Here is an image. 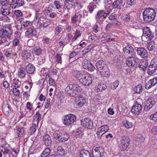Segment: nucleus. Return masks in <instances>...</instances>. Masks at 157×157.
Returning <instances> with one entry per match:
<instances>
[{
    "instance_id": "37",
    "label": "nucleus",
    "mask_w": 157,
    "mask_h": 157,
    "mask_svg": "<svg viewBox=\"0 0 157 157\" xmlns=\"http://www.w3.org/2000/svg\"><path fill=\"white\" fill-rule=\"evenodd\" d=\"M64 29V26L61 25H59L57 26L55 29V34L57 35L60 33Z\"/></svg>"
},
{
    "instance_id": "52",
    "label": "nucleus",
    "mask_w": 157,
    "mask_h": 157,
    "mask_svg": "<svg viewBox=\"0 0 157 157\" xmlns=\"http://www.w3.org/2000/svg\"><path fill=\"white\" fill-rule=\"evenodd\" d=\"M41 74L44 76H45V75L48 74V73H49L50 72L48 71V70L47 68H43L40 71Z\"/></svg>"
},
{
    "instance_id": "3",
    "label": "nucleus",
    "mask_w": 157,
    "mask_h": 157,
    "mask_svg": "<svg viewBox=\"0 0 157 157\" xmlns=\"http://www.w3.org/2000/svg\"><path fill=\"white\" fill-rule=\"evenodd\" d=\"M53 138L56 141L65 142L69 140L70 136L66 132L56 130L53 133Z\"/></svg>"
},
{
    "instance_id": "28",
    "label": "nucleus",
    "mask_w": 157,
    "mask_h": 157,
    "mask_svg": "<svg viewBox=\"0 0 157 157\" xmlns=\"http://www.w3.org/2000/svg\"><path fill=\"white\" fill-rule=\"evenodd\" d=\"M101 75L103 77H108L110 76V72L109 69L107 67V66L105 67L101 71H99Z\"/></svg>"
},
{
    "instance_id": "23",
    "label": "nucleus",
    "mask_w": 157,
    "mask_h": 157,
    "mask_svg": "<svg viewBox=\"0 0 157 157\" xmlns=\"http://www.w3.org/2000/svg\"><path fill=\"white\" fill-rule=\"evenodd\" d=\"M43 141L45 145L47 146L51 145L52 140L51 136L48 134H46L43 137Z\"/></svg>"
},
{
    "instance_id": "55",
    "label": "nucleus",
    "mask_w": 157,
    "mask_h": 157,
    "mask_svg": "<svg viewBox=\"0 0 157 157\" xmlns=\"http://www.w3.org/2000/svg\"><path fill=\"white\" fill-rule=\"evenodd\" d=\"M119 82L117 80L111 84V86L112 89L114 90L119 85Z\"/></svg>"
},
{
    "instance_id": "33",
    "label": "nucleus",
    "mask_w": 157,
    "mask_h": 157,
    "mask_svg": "<svg viewBox=\"0 0 157 157\" xmlns=\"http://www.w3.org/2000/svg\"><path fill=\"white\" fill-rule=\"evenodd\" d=\"M62 58L61 55L59 54H57L53 59L52 60L54 63L56 64H61L62 63Z\"/></svg>"
},
{
    "instance_id": "44",
    "label": "nucleus",
    "mask_w": 157,
    "mask_h": 157,
    "mask_svg": "<svg viewBox=\"0 0 157 157\" xmlns=\"http://www.w3.org/2000/svg\"><path fill=\"white\" fill-rule=\"evenodd\" d=\"M29 22L27 21H23L21 24V28L20 30L22 31L27 28L29 25Z\"/></svg>"
},
{
    "instance_id": "31",
    "label": "nucleus",
    "mask_w": 157,
    "mask_h": 157,
    "mask_svg": "<svg viewBox=\"0 0 157 157\" xmlns=\"http://www.w3.org/2000/svg\"><path fill=\"white\" fill-rule=\"evenodd\" d=\"M126 64L129 67H136V64L133 63L132 56L128 57L126 61Z\"/></svg>"
},
{
    "instance_id": "58",
    "label": "nucleus",
    "mask_w": 157,
    "mask_h": 157,
    "mask_svg": "<svg viewBox=\"0 0 157 157\" xmlns=\"http://www.w3.org/2000/svg\"><path fill=\"white\" fill-rule=\"evenodd\" d=\"M1 151L3 152V153L4 155L10 154L11 152L10 151L7 147H4L3 150H2Z\"/></svg>"
},
{
    "instance_id": "4",
    "label": "nucleus",
    "mask_w": 157,
    "mask_h": 157,
    "mask_svg": "<svg viewBox=\"0 0 157 157\" xmlns=\"http://www.w3.org/2000/svg\"><path fill=\"white\" fill-rule=\"evenodd\" d=\"M120 141V149L123 151H125L128 147L130 144V138L126 136H122L121 137Z\"/></svg>"
},
{
    "instance_id": "57",
    "label": "nucleus",
    "mask_w": 157,
    "mask_h": 157,
    "mask_svg": "<svg viewBox=\"0 0 157 157\" xmlns=\"http://www.w3.org/2000/svg\"><path fill=\"white\" fill-rule=\"evenodd\" d=\"M20 41L17 39H15L12 41L13 46L16 47L17 46H19L20 44Z\"/></svg>"
},
{
    "instance_id": "56",
    "label": "nucleus",
    "mask_w": 157,
    "mask_h": 157,
    "mask_svg": "<svg viewBox=\"0 0 157 157\" xmlns=\"http://www.w3.org/2000/svg\"><path fill=\"white\" fill-rule=\"evenodd\" d=\"M145 138L141 135H138L137 138L136 139V141L139 143H141L144 140Z\"/></svg>"
},
{
    "instance_id": "50",
    "label": "nucleus",
    "mask_w": 157,
    "mask_h": 157,
    "mask_svg": "<svg viewBox=\"0 0 157 157\" xmlns=\"http://www.w3.org/2000/svg\"><path fill=\"white\" fill-rule=\"evenodd\" d=\"M83 129L81 127H79L76 129L75 134L76 136H79L80 135L82 136L83 135Z\"/></svg>"
},
{
    "instance_id": "5",
    "label": "nucleus",
    "mask_w": 157,
    "mask_h": 157,
    "mask_svg": "<svg viewBox=\"0 0 157 157\" xmlns=\"http://www.w3.org/2000/svg\"><path fill=\"white\" fill-rule=\"evenodd\" d=\"M13 31L10 26H6L1 28L0 30L1 38H10L12 34Z\"/></svg>"
},
{
    "instance_id": "30",
    "label": "nucleus",
    "mask_w": 157,
    "mask_h": 157,
    "mask_svg": "<svg viewBox=\"0 0 157 157\" xmlns=\"http://www.w3.org/2000/svg\"><path fill=\"white\" fill-rule=\"evenodd\" d=\"M80 157H91L89 151L84 149H82L80 152Z\"/></svg>"
},
{
    "instance_id": "39",
    "label": "nucleus",
    "mask_w": 157,
    "mask_h": 157,
    "mask_svg": "<svg viewBox=\"0 0 157 157\" xmlns=\"http://www.w3.org/2000/svg\"><path fill=\"white\" fill-rule=\"evenodd\" d=\"M35 118L33 120V123H36L38 124L39 121L41 119V115L40 114L39 112H37L34 115Z\"/></svg>"
},
{
    "instance_id": "24",
    "label": "nucleus",
    "mask_w": 157,
    "mask_h": 157,
    "mask_svg": "<svg viewBox=\"0 0 157 157\" xmlns=\"http://www.w3.org/2000/svg\"><path fill=\"white\" fill-rule=\"evenodd\" d=\"M25 69L27 73L33 74L35 71V67L33 64L29 63L26 66Z\"/></svg>"
},
{
    "instance_id": "60",
    "label": "nucleus",
    "mask_w": 157,
    "mask_h": 157,
    "mask_svg": "<svg viewBox=\"0 0 157 157\" xmlns=\"http://www.w3.org/2000/svg\"><path fill=\"white\" fill-rule=\"evenodd\" d=\"M2 14L5 16L9 15L10 13V11L9 10L7 9H3L1 11Z\"/></svg>"
},
{
    "instance_id": "62",
    "label": "nucleus",
    "mask_w": 157,
    "mask_h": 157,
    "mask_svg": "<svg viewBox=\"0 0 157 157\" xmlns=\"http://www.w3.org/2000/svg\"><path fill=\"white\" fill-rule=\"evenodd\" d=\"M10 0H0V3L3 6H5L9 2Z\"/></svg>"
},
{
    "instance_id": "36",
    "label": "nucleus",
    "mask_w": 157,
    "mask_h": 157,
    "mask_svg": "<svg viewBox=\"0 0 157 157\" xmlns=\"http://www.w3.org/2000/svg\"><path fill=\"white\" fill-rule=\"evenodd\" d=\"M57 155L59 156H63L65 153V151L61 146H58L56 149Z\"/></svg>"
},
{
    "instance_id": "48",
    "label": "nucleus",
    "mask_w": 157,
    "mask_h": 157,
    "mask_svg": "<svg viewBox=\"0 0 157 157\" xmlns=\"http://www.w3.org/2000/svg\"><path fill=\"white\" fill-rule=\"evenodd\" d=\"M2 110L6 114H7L11 112L10 107L8 105L3 106Z\"/></svg>"
},
{
    "instance_id": "46",
    "label": "nucleus",
    "mask_w": 157,
    "mask_h": 157,
    "mask_svg": "<svg viewBox=\"0 0 157 157\" xmlns=\"http://www.w3.org/2000/svg\"><path fill=\"white\" fill-rule=\"evenodd\" d=\"M33 51L35 54L38 56L40 55L42 52L41 49L38 46L35 47L33 48Z\"/></svg>"
},
{
    "instance_id": "22",
    "label": "nucleus",
    "mask_w": 157,
    "mask_h": 157,
    "mask_svg": "<svg viewBox=\"0 0 157 157\" xmlns=\"http://www.w3.org/2000/svg\"><path fill=\"white\" fill-rule=\"evenodd\" d=\"M107 65L103 60H98L96 63V66L97 70L99 71H101Z\"/></svg>"
},
{
    "instance_id": "12",
    "label": "nucleus",
    "mask_w": 157,
    "mask_h": 157,
    "mask_svg": "<svg viewBox=\"0 0 157 157\" xmlns=\"http://www.w3.org/2000/svg\"><path fill=\"white\" fill-rule=\"evenodd\" d=\"M136 51L137 55L141 58L144 59H146L148 58V54L145 48L142 47L137 48Z\"/></svg>"
},
{
    "instance_id": "14",
    "label": "nucleus",
    "mask_w": 157,
    "mask_h": 157,
    "mask_svg": "<svg viewBox=\"0 0 157 157\" xmlns=\"http://www.w3.org/2000/svg\"><path fill=\"white\" fill-rule=\"evenodd\" d=\"M81 124L84 127L88 129H92L93 127V122L89 118L82 119L80 121Z\"/></svg>"
},
{
    "instance_id": "45",
    "label": "nucleus",
    "mask_w": 157,
    "mask_h": 157,
    "mask_svg": "<svg viewBox=\"0 0 157 157\" xmlns=\"http://www.w3.org/2000/svg\"><path fill=\"white\" fill-rule=\"evenodd\" d=\"M38 124L36 123H33H33L30 128V130L31 131V134H34L36 131V126H37Z\"/></svg>"
},
{
    "instance_id": "2",
    "label": "nucleus",
    "mask_w": 157,
    "mask_h": 157,
    "mask_svg": "<svg viewBox=\"0 0 157 157\" xmlns=\"http://www.w3.org/2000/svg\"><path fill=\"white\" fill-rule=\"evenodd\" d=\"M143 20L145 22H149L154 20L156 17V11L151 8L144 9L142 13Z\"/></svg>"
},
{
    "instance_id": "13",
    "label": "nucleus",
    "mask_w": 157,
    "mask_h": 157,
    "mask_svg": "<svg viewBox=\"0 0 157 157\" xmlns=\"http://www.w3.org/2000/svg\"><path fill=\"white\" fill-rule=\"evenodd\" d=\"M103 152L102 147H94L92 150V154L93 157H102Z\"/></svg>"
},
{
    "instance_id": "35",
    "label": "nucleus",
    "mask_w": 157,
    "mask_h": 157,
    "mask_svg": "<svg viewBox=\"0 0 157 157\" xmlns=\"http://www.w3.org/2000/svg\"><path fill=\"white\" fill-rule=\"evenodd\" d=\"M32 34L35 36H37V32L34 30H33L32 28H29L27 29V30L25 33V36H28Z\"/></svg>"
},
{
    "instance_id": "7",
    "label": "nucleus",
    "mask_w": 157,
    "mask_h": 157,
    "mask_svg": "<svg viewBox=\"0 0 157 157\" xmlns=\"http://www.w3.org/2000/svg\"><path fill=\"white\" fill-rule=\"evenodd\" d=\"M154 37L153 33L152 32L150 28L147 27H145L143 29V35L142 39L144 38L147 39V40H152Z\"/></svg>"
},
{
    "instance_id": "9",
    "label": "nucleus",
    "mask_w": 157,
    "mask_h": 157,
    "mask_svg": "<svg viewBox=\"0 0 157 157\" xmlns=\"http://www.w3.org/2000/svg\"><path fill=\"white\" fill-rule=\"evenodd\" d=\"M157 70V59H154L151 62L148 68L147 73L149 75H151L155 73Z\"/></svg>"
},
{
    "instance_id": "16",
    "label": "nucleus",
    "mask_w": 157,
    "mask_h": 157,
    "mask_svg": "<svg viewBox=\"0 0 157 157\" xmlns=\"http://www.w3.org/2000/svg\"><path fill=\"white\" fill-rule=\"evenodd\" d=\"M124 54L128 57L135 56L136 53L133 48L130 45H127L123 48Z\"/></svg>"
},
{
    "instance_id": "26",
    "label": "nucleus",
    "mask_w": 157,
    "mask_h": 157,
    "mask_svg": "<svg viewBox=\"0 0 157 157\" xmlns=\"http://www.w3.org/2000/svg\"><path fill=\"white\" fill-rule=\"evenodd\" d=\"M109 130V127L108 125L105 124L101 126L98 128L97 130V133H101L103 135L107 132Z\"/></svg>"
},
{
    "instance_id": "40",
    "label": "nucleus",
    "mask_w": 157,
    "mask_h": 157,
    "mask_svg": "<svg viewBox=\"0 0 157 157\" xmlns=\"http://www.w3.org/2000/svg\"><path fill=\"white\" fill-rule=\"evenodd\" d=\"M96 5L93 2L90 3L87 6V9L90 13H92L94 9L96 8Z\"/></svg>"
},
{
    "instance_id": "10",
    "label": "nucleus",
    "mask_w": 157,
    "mask_h": 157,
    "mask_svg": "<svg viewBox=\"0 0 157 157\" xmlns=\"http://www.w3.org/2000/svg\"><path fill=\"white\" fill-rule=\"evenodd\" d=\"M92 81L91 75L87 72H86L85 75L81 81H80V82L85 86H88L92 83Z\"/></svg>"
},
{
    "instance_id": "61",
    "label": "nucleus",
    "mask_w": 157,
    "mask_h": 157,
    "mask_svg": "<svg viewBox=\"0 0 157 157\" xmlns=\"http://www.w3.org/2000/svg\"><path fill=\"white\" fill-rule=\"evenodd\" d=\"M41 13H39L38 11H36L35 12V19L36 20H38V21L40 20L41 17Z\"/></svg>"
},
{
    "instance_id": "32",
    "label": "nucleus",
    "mask_w": 157,
    "mask_h": 157,
    "mask_svg": "<svg viewBox=\"0 0 157 157\" xmlns=\"http://www.w3.org/2000/svg\"><path fill=\"white\" fill-rule=\"evenodd\" d=\"M52 40L47 37L43 36L42 39V42L45 47L48 46L51 42Z\"/></svg>"
},
{
    "instance_id": "20",
    "label": "nucleus",
    "mask_w": 157,
    "mask_h": 157,
    "mask_svg": "<svg viewBox=\"0 0 157 157\" xmlns=\"http://www.w3.org/2000/svg\"><path fill=\"white\" fill-rule=\"evenodd\" d=\"M77 98L76 99L77 100V103L76 105L78 107H81L86 103V100L85 98L82 95L79 94L77 97Z\"/></svg>"
},
{
    "instance_id": "53",
    "label": "nucleus",
    "mask_w": 157,
    "mask_h": 157,
    "mask_svg": "<svg viewBox=\"0 0 157 157\" xmlns=\"http://www.w3.org/2000/svg\"><path fill=\"white\" fill-rule=\"evenodd\" d=\"M54 5L56 7V9L59 10V11L60 12H61L62 13H63V11H62L61 10H59V9H61V6L59 4V1H55L54 2Z\"/></svg>"
},
{
    "instance_id": "29",
    "label": "nucleus",
    "mask_w": 157,
    "mask_h": 157,
    "mask_svg": "<svg viewBox=\"0 0 157 157\" xmlns=\"http://www.w3.org/2000/svg\"><path fill=\"white\" fill-rule=\"evenodd\" d=\"M122 3L123 1L122 0L115 1L112 4L113 8H117L118 10H121V9Z\"/></svg>"
},
{
    "instance_id": "17",
    "label": "nucleus",
    "mask_w": 157,
    "mask_h": 157,
    "mask_svg": "<svg viewBox=\"0 0 157 157\" xmlns=\"http://www.w3.org/2000/svg\"><path fill=\"white\" fill-rule=\"evenodd\" d=\"M142 109V105L136 101L134 103V105L132 106L131 112L135 115H138L140 113Z\"/></svg>"
},
{
    "instance_id": "21",
    "label": "nucleus",
    "mask_w": 157,
    "mask_h": 157,
    "mask_svg": "<svg viewBox=\"0 0 157 157\" xmlns=\"http://www.w3.org/2000/svg\"><path fill=\"white\" fill-rule=\"evenodd\" d=\"M157 84V76L149 80L145 84V88L150 89Z\"/></svg>"
},
{
    "instance_id": "64",
    "label": "nucleus",
    "mask_w": 157,
    "mask_h": 157,
    "mask_svg": "<svg viewBox=\"0 0 157 157\" xmlns=\"http://www.w3.org/2000/svg\"><path fill=\"white\" fill-rule=\"evenodd\" d=\"M117 17V15L116 14L112 13L109 16V18L110 20H114L116 19Z\"/></svg>"
},
{
    "instance_id": "54",
    "label": "nucleus",
    "mask_w": 157,
    "mask_h": 157,
    "mask_svg": "<svg viewBox=\"0 0 157 157\" xmlns=\"http://www.w3.org/2000/svg\"><path fill=\"white\" fill-rule=\"evenodd\" d=\"M107 88V86L105 84H100L98 86V88L100 91L105 90Z\"/></svg>"
},
{
    "instance_id": "27",
    "label": "nucleus",
    "mask_w": 157,
    "mask_h": 157,
    "mask_svg": "<svg viewBox=\"0 0 157 157\" xmlns=\"http://www.w3.org/2000/svg\"><path fill=\"white\" fill-rule=\"evenodd\" d=\"M133 13H135L134 12H131L129 13L126 14H124L122 16V19L125 21H130L132 20L133 17L132 16Z\"/></svg>"
},
{
    "instance_id": "8",
    "label": "nucleus",
    "mask_w": 157,
    "mask_h": 157,
    "mask_svg": "<svg viewBox=\"0 0 157 157\" xmlns=\"http://www.w3.org/2000/svg\"><path fill=\"white\" fill-rule=\"evenodd\" d=\"M111 11V10L110 9H109V10H108L106 11L103 10L98 11L95 16L96 21H102L103 19H105L106 17Z\"/></svg>"
},
{
    "instance_id": "43",
    "label": "nucleus",
    "mask_w": 157,
    "mask_h": 157,
    "mask_svg": "<svg viewBox=\"0 0 157 157\" xmlns=\"http://www.w3.org/2000/svg\"><path fill=\"white\" fill-rule=\"evenodd\" d=\"M148 66V62H146L143 64L142 63H139L138 67L141 71H145L147 69Z\"/></svg>"
},
{
    "instance_id": "49",
    "label": "nucleus",
    "mask_w": 157,
    "mask_h": 157,
    "mask_svg": "<svg viewBox=\"0 0 157 157\" xmlns=\"http://www.w3.org/2000/svg\"><path fill=\"white\" fill-rule=\"evenodd\" d=\"M134 91L135 93L140 94L142 91V86L141 85H138L135 86L134 88Z\"/></svg>"
},
{
    "instance_id": "34",
    "label": "nucleus",
    "mask_w": 157,
    "mask_h": 157,
    "mask_svg": "<svg viewBox=\"0 0 157 157\" xmlns=\"http://www.w3.org/2000/svg\"><path fill=\"white\" fill-rule=\"evenodd\" d=\"M155 42L153 41H151L147 43V48L149 51H153L155 49Z\"/></svg>"
},
{
    "instance_id": "15",
    "label": "nucleus",
    "mask_w": 157,
    "mask_h": 157,
    "mask_svg": "<svg viewBox=\"0 0 157 157\" xmlns=\"http://www.w3.org/2000/svg\"><path fill=\"white\" fill-rule=\"evenodd\" d=\"M155 104V101L154 98L152 97L148 98L146 103H145L144 110L146 111H148Z\"/></svg>"
},
{
    "instance_id": "63",
    "label": "nucleus",
    "mask_w": 157,
    "mask_h": 157,
    "mask_svg": "<svg viewBox=\"0 0 157 157\" xmlns=\"http://www.w3.org/2000/svg\"><path fill=\"white\" fill-rule=\"evenodd\" d=\"M92 29L95 33H97L99 29V27L98 25L96 24H94L93 26Z\"/></svg>"
},
{
    "instance_id": "19",
    "label": "nucleus",
    "mask_w": 157,
    "mask_h": 157,
    "mask_svg": "<svg viewBox=\"0 0 157 157\" xmlns=\"http://www.w3.org/2000/svg\"><path fill=\"white\" fill-rule=\"evenodd\" d=\"M86 73V72L82 71L76 70L74 71L73 72V77L78 80L79 82L80 81Z\"/></svg>"
},
{
    "instance_id": "59",
    "label": "nucleus",
    "mask_w": 157,
    "mask_h": 157,
    "mask_svg": "<svg viewBox=\"0 0 157 157\" xmlns=\"http://www.w3.org/2000/svg\"><path fill=\"white\" fill-rule=\"evenodd\" d=\"M150 118L155 121H157V112L151 115Z\"/></svg>"
},
{
    "instance_id": "1",
    "label": "nucleus",
    "mask_w": 157,
    "mask_h": 157,
    "mask_svg": "<svg viewBox=\"0 0 157 157\" xmlns=\"http://www.w3.org/2000/svg\"><path fill=\"white\" fill-rule=\"evenodd\" d=\"M65 91L69 94V96L76 98L80 94L81 88L77 84H70L66 88Z\"/></svg>"
},
{
    "instance_id": "51",
    "label": "nucleus",
    "mask_w": 157,
    "mask_h": 157,
    "mask_svg": "<svg viewBox=\"0 0 157 157\" xmlns=\"http://www.w3.org/2000/svg\"><path fill=\"white\" fill-rule=\"evenodd\" d=\"M12 52L11 50H9L5 52V55L7 59H10L11 58Z\"/></svg>"
},
{
    "instance_id": "6",
    "label": "nucleus",
    "mask_w": 157,
    "mask_h": 157,
    "mask_svg": "<svg viewBox=\"0 0 157 157\" xmlns=\"http://www.w3.org/2000/svg\"><path fill=\"white\" fill-rule=\"evenodd\" d=\"M76 120V117L75 115L71 114L64 116L62 119V122L65 125H69L73 124Z\"/></svg>"
},
{
    "instance_id": "41",
    "label": "nucleus",
    "mask_w": 157,
    "mask_h": 157,
    "mask_svg": "<svg viewBox=\"0 0 157 157\" xmlns=\"http://www.w3.org/2000/svg\"><path fill=\"white\" fill-rule=\"evenodd\" d=\"M82 35L81 32L79 30H76L75 33L74 37L72 39V42H74L76 41L77 38L80 37Z\"/></svg>"
},
{
    "instance_id": "47",
    "label": "nucleus",
    "mask_w": 157,
    "mask_h": 157,
    "mask_svg": "<svg viewBox=\"0 0 157 157\" xmlns=\"http://www.w3.org/2000/svg\"><path fill=\"white\" fill-rule=\"evenodd\" d=\"M24 128H18L16 130V134L18 137H20L24 133Z\"/></svg>"
},
{
    "instance_id": "42",
    "label": "nucleus",
    "mask_w": 157,
    "mask_h": 157,
    "mask_svg": "<svg viewBox=\"0 0 157 157\" xmlns=\"http://www.w3.org/2000/svg\"><path fill=\"white\" fill-rule=\"evenodd\" d=\"M123 126L127 129H130L132 127V125L131 122H130L126 120H123Z\"/></svg>"
},
{
    "instance_id": "11",
    "label": "nucleus",
    "mask_w": 157,
    "mask_h": 157,
    "mask_svg": "<svg viewBox=\"0 0 157 157\" xmlns=\"http://www.w3.org/2000/svg\"><path fill=\"white\" fill-rule=\"evenodd\" d=\"M82 67L83 68L91 72L93 71L95 69V67L90 62V61L87 59H85L82 60Z\"/></svg>"
},
{
    "instance_id": "18",
    "label": "nucleus",
    "mask_w": 157,
    "mask_h": 157,
    "mask_svg": "<svg viewBox=\"0 0 157 157\" xmlns=\"http://www.w3.org/2000/svg\"><path fill=\"white\" fill-rule=\"evenodd\" d=\"M25 4L23 0H12L10 4V7L12 9H15L23 6Z\"/></svg>"
},
{
    "instance_id": "25",
    "label": "nucleus",
    "mask_w": 157,
    "mask_h": 157,
    "mask_svg": "<svg viewBox=\"0 0 157 157\" xmlns=\"http://www.w3.org/2000/svg\"><path fill=\"white\" fill-rule=\"evenodd\" d=\"M31 52L26 48L24 50L22 53V57L25 60L31 59Z\"/></svg>"
},
{
    "instance_id": "38",
    "label": "nucleus",
    "mask_w": 157,
    "mask_h": 157,
    "mask_svg": "<svg viewBox=\"0 0 157 157\" xmlns=\"http://www.w3.org/2000/svg\"><path fill=\"white\" fill-rule=\"evenodd\" d=\"M25 71V68L22 67L19 68L18 75L20 78H23L25 77L26 75Z\"/></svg>"
}]
</instances>
